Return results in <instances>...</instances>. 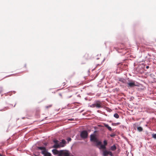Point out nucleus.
Returning a JSON list of instances; mask_svg holds the SVG:
<instances>
[{
    "mask_svg": "<svg viewBox=\"0 0 156 156\" xmlns=\"http://www.w3.org/2000/svg\"><path fill=\"white\" fill-rule=\"evenodd\" d=\"M58 141L57 140H53V142L55 144L52 146V147L55 148H58L60 147H63L64 146V145L62 144H60V143L58 144Z\"/></svg>",
    "mask_w": 156,
    "mask_h": 156,
    "instance_id": "obj_1",
    "label": "nucleus"
},
{
    "mask_svg": "<svg viewBox=\"0 0 156 156\" xmlns=\"http://www.w3.org/2000/svg\"><path fill=\"white\" fill-rule=\"evenodd\" d=\"M145 66L143 64H140L136 68V70L140 73L144 72L145 70ZM145 71H146L145 70Z\"/></svg>",
    "mask_w": 156,
    "mask_h": 156,
    "instance_id": "obj_2",
    "label": "nucleus"
},
{
    "mask_svg": "<svg viewBox=\"0 0 156 156\" xmlns=\"http://www.w3.org/2000/svg\"><path fill=\"white\" fill-rule=\"evenodd\" d=\"M80 136L82 138L86 139L87 137L88 133L86 130H83L81 133Z\"/></svg>",
    "mask_w": 156,
    "mask_h": 156,
    "instance_id": "obj_3",
    "label": "nucleus"
},
{
    "mask_svg": "<svg viewBox=\"0 0 156 156\" xmlns=\"http://www.w3.org/2000/svg\"><path fill=\"white\" fill-rule=\"evenodd\" d=\"M94 105L95 107L98 108H100L102 107V103L101 102L99 101H94Z\"/></svg>",
    "mask_w": 156,
    "mask_h": 156,
    "instance_id": "obj_4",
    "label": "nucleus"
},
{
    "mask_svg": "<svg viewBox=\"0 0 156 156\" xmlns=\"http://www.w3.org/2000/svg\"><path fill=\"white\" fill-rule=\"evenodd\" d=\"M109 155L111 156H113V154L111 151H108L106 150L103 151L102 154L103 156H108Z\"/></svg>",
    "mask_w": 156,
    "mask_h": 156,
    "instance_id": "obj_5",
    "label": "nucleus"
},
{
    "mask_svg": "<svg viewBox=\"0 0 156 156\" xmlns=\"http://www.w3.org/2000/svg\"><path fill=\"white\" fill-rule=\"evenodd\" d=\"M136 86H137V85L135 84V82L134 81L130 82L127 83V87L129 88H132Z\"/></svg>",
    "mask_w": 156,
    "mask_h": 156,
    "instance_id": "obj_6",
    "label": "nucleus"
},
{
    "mask_svg": "<svg viewBox=\"0 0 156 156\" xmlns=\"http://www.w3.org/2000/svg\"><path fill=\"white\" fill-rule=\"evenodd\" d=\"M63 150H60V153L58 156H69V154L67 152H63Z\"/></svg>",
    "mask_w": 156,
    "mask_h": 156,
    "instance_id": "obj_7",
    "label": "nucleus"
},
{
    "mask_svg": "<svg viewBox=\"0 0 156 156\" xmlns=\"http://www.w3.org/2000/svg\"><path fill=\"white\" fill-rule=\"evenodd\" d=\"M104 144L101 145L100 147L99 148L100 149H105L106 148V146L107 144V141L105 140L103 141Z\"/></svg>",
    "mask_w": 156,
    "mask_h": 156,
    "instance_id": "obj_8",
    "label": "nucleus"
},
{
    "mask_svg": "<svg viewBox=\"0 0 156 156\" xmlns=\"http://www.w3.org/2000/svg\"><path fill=\"white\" fill-rule=\"evenodd\" d=\"M98 139L96 137L95 135L93 134H92L90 136V140L91 141L95 142H97V141Z\"/></svg>",
    "mask_w": 156,
    "mask_h": 156,
    "instance_id": "obj_9",
    "label": "nucleus"
},
{
    "mask_svg": "<svg viewBox=\"0 0 156 156\" xmlns=\"http://www.w3.org/2000/svg\"><path fill=\"white\" fill-rule=\"evenodd\" d=\"M41 153L44 155V156H51V154L47 150L45 151H44L41 152Z\"/></svg>",
    "mask_w": 156,
    "mask_h": 156,
    "instance_id": "obj_10",
    "label": "nucleus"
},
{
    "mask_svg": "<svg viewBox=\"0 0 156 156\" xmlns=\"http://www.w3.org/2000/svg\"><path fill=\"white\" fill-rule=\"evenodd\" d=\"M52 152L54 155L58 154V155L60 153V151H58L56 149H54L52 150Z\"/></svg>",
    "mask_w": 156,
    "mask_h": 156,
    "instance_id": "obj_11",
    "label": "nucleus"
},
{
    "mask_svg": "<svg viewBox=\"0 0 156 156\" xmlns=\"http://www.w3.org/2000/svg\"><path fill=\"white\" fill-rule=\"evenodd\" d=\"M37 148L40 150L41 151H45L46 149L45 147H37Z\"/></svg>",
    "mask_w": 156,
    "mask_h": 156,
    "instance_id": "obj_12",
    "label": "nucleus"
},
{
    "mask_svg": "<svg viewBox=\"0 0 156 156\" xmlns=\"http://www.w3.org/2000/svg\"><path fill=\"white\" fill-rule=\"evenodd\" d=\"M104 126L105 127L107 128L108 130L110 131H112V129L111 127L109 126V125L108 124H105Z\"/></svg>",
    "mask_w": 156,
    "mask_h": 156,
    "instance_id": "obj_13",
    "label": "nucleus"
},
{
    "mask_svg": "<svg viewBox=\"0 0 156 156\" xmlns=\"http://www.w3.org/2000/svg\"><path fill=\"white\" fill-rule=\"evenodd\" d=\"M110 149L111 150L114 151L116 149V147L115 145H114L111 147Z\"/></svg>",
    "mask_w": 156,
    "mask_h": 156,
    "instance_id": "obj_14",
    "label": "nucleus"
},
{
    "mask_svg": "<svg viewBox=\"0 0 156 156\" xmlns=\"http://www.w3.org/2000/svg\"><path fill=\"white\" fill-rule=\"evenodd\" d=\"M119 81L123 83H124L126 81L124 79V78H119Z\"/></svg>",
    "mask_w": 156,
    "mask_h": 156,
    "instance_id": "obj_15",
    "label": "nucleus"
},
{
    "mask_svg": "<svg viewBox=\"0 0 156 156\" xmlns=\"http://www.w3.org/2000/svg\"><path fill=\"white\" fill-rule=\"evenodd\" d=\"M96 142V146H98V145H101V142L100 141H98V140H97V142Z\"/></svg>",
    "mask_w": 156,
    "mask_h": 156,
    "instance_id": "obj_16",
    "label": "nucleus"
},
{
    "mask_svg": "<svg viewBox=\"0 0 156 156\" xmlns=\"http://www.w3.org/2000/svg\"><path fill=\"white\" fill-rule=\"evenodd\" d=\"M137 130L138 131L140 132L143 131V129L142 127L138 126L137 127Z\"/></svg>",
    "mask_w": 156,
    "mask_h": 156,
    "instance_id": "obj_17",
    "label": "nucleus"
},
{
    "mask_svg": "<svg viewBox=\"0 0 156 156\" xmlns=\"http://www.w3.org/2000/svg\"><path fill=\"white\" fill-rule=\"evenodd\" d=\"M66 142L65 140L62 139V140L61 142L60 143V144L64 145V144H66Z\"/></svg>",
    "mask_w": 156,
    "mask_h": 156,
    "instance_id": "obj_18",
    "label": "nucleus"
},
{
    "mask_svg": "<svg viewBox=\"0 0 156 156\" xmlns=\"http://www.w3.org/2000/svg\"><path fill=\"white\" fill-rule=\"evenodd\" d=\"M114 117L116 119H118L119 117V116L117 113H115L114 115Z\"/></svg>",
    "mask_w": 156,
    "mask_h": 156,
    "instance_id": "obj_19",
    "label": "nucleus"
},
{
    "mask_svg": "<svg viewBox=\"0 0 156 156\" xmlns=\"http://www.w3.org/2000/svg\"><path fill=\"white\" fill-rule=\"evenodd\" d=\"M120 124V123L119 122H117V123H112V126H117V125H119V124Z\"/></svg>",
    "mask_w": 156,
    "mask_h": 156,
    "instance_id": "obj_20",
    "label": "nucleus"
},
{
    "mask_svg": "<svg viewBox=\"0 0 156 156\" xmlns=\"http://www.w3.org/2000/svg\"><path fill=\"white\" fill-rule=\"evenodd\" d=\"M152 137L155 139H156V133L152 134Z\"/></svg>",
    "mask_w": 156,
    "mask_h": 156,
    "instance_id": "obj_21",
    "label": "nucleus"
},
{
    "mask_svg": "<svg viewBox=\"0 0 156 156\" xmlns=\"http://www.w3.org/2000/svg\"><path fill=\"white\" fill-rule=\"evenodd\" d=\"M114 48L118 52H121V51H119V50L120 49V48H117L115 47Z\"/></svg>",
    "mask_w": 156,
    "mask_h": 156,
    "instance_id": "obj_22",
    "label": "nucleus"
},
{
    "mask_svg": "<svg viewBox=\"0 0 156 156\" xmlns=\"http://www.w3.org/2000/svg\"><path fill=\"white\" fill-rule=\"evenodd\" d=\"M89 106L90 107H91V108H94L95 107V105H94V103L91 105H90Z\"/></svg>",
    "mask_w": 156,
    "mask_h": 156,
    "instance_id": "obj_23",
    "label": "nucleus"
},
{
    "mask_svg": "<svg viewBox=\"0 0 156 156\" xmlns=\"http://www.w3.org/2000/svg\"><path fill=\"white\" fill-rule=\"evenodd\" d=\"M67 140L68 142H69L71 140V139L70 137H69L67 139Z\"/></svg>",
    "mask_w": 156,
    "mask_h": 156,
    "instance_id": "obj_24",
    "label": "nucleus"
},
{
    "mask_svg": "<svg viewBox=\"0 0 156 156\" xmlns=\"http://www.w3.org/2000/svg\"><path fill=\"white\" fill-rule=\"evenodd\" d=\"M52 106V105H49L48 106H45V108H50Z\"/></svg>",
    "mask_w": 156,
    "mask_h": 156,
    "instance_id": "obj_25",
    "label": "nucleus"
},
{
    "mask_svg": "<svg viewBox=\"0 0 156 156\" xmlns=\"http://www.w3.org/2000/svg\"><path fill=\"white\" fill-rule=\"evenodd\" d=\"M115 134L113 133L112 134H111L110 136L111 137H113L114 136H115Z\"/></svg>",
    "mask_w": 156,
    "mask_h": 156,
    "instance_id": "obj_26",
    "label": "nucleus"
},
{
    "mask_svg": "<svg viewBox=\"0 0 156 156\" xmlns=\"http://www.w3.org/2000/svg\"><path fill=\"white\" fill-rule=\"evenodd\" d=\"M1 90H0V94L3 91V88L2 87H0Z\"/></svg>",
    "mask_w": 156,
    "mask_h": 156,
    "instance_id": "obj_27",
    "label": "nucleus"
},
{
    "mask_svg": "<svg viewBox=\"0 0 156 156\" xmlns=\"http://www.w3.org/2000/svg\"><path fill=\"white\" fill-rule=\"evenodd\" d=\"M120 127L124 129L125 126L124 125H121L120 126Z\"/></svg>",
    "mask_w": 156,
    "mask_h": 156,
    "instance_id": "obj_28",
    "label": "nucleus"
},
{
    "mask_svg": "<svg viewBox=\"0 0 156 156\" xmlns=\"http://www.w3.org/2000/svg\"><path fill=\"white\" fill-rule=\"evenodd\" d=\"M72 96V95H70V96H68L67 97V98H70Z\"/></svg>",
    "mask_w": 156,
    "mask_h": 156,
    "instance_id": "obj_29",
    "label": "nucleus"
},
{
    "mask_svg": "<svg viewBox=\"0 0 156 156\" xmlns=\"http://www.w3.org/2000/svg\"><path fill=\"white\" fill-rule=\"evenodd\" d=\"M149 66H146V67H145V68L147 69H148L149 68Z\"/></svg>",
    "mask_w": 156,
    "mask_h": 156,
    "instance_id": "obj_30",
    "label": "nucleus"
},
{
    "mask_svg": "<svg viewBox=\"0 0 156 156\" xmlns=\"http://www.w3.org/2000/svg\"><path fill=\"white\" fill-rule=\"evenodd\" d=\"M59 95L61 97V98H62V94H61V93H59Z\"/></svg>",
    "mask_w": 156,
    "mask_h": 156,
    "instance_id": "obj_31",
    "label": "nucleus"
},
{
    "mask_svg": "<svg viewBox=\"0 0 156 156\" xmlns=\"http://www.w3.org/2000/svg\"><path fill=\"white\" fill-rule=\"evenodd\" d=\"M69 120H70V121H72V120H73V119H69Z\"/></svg>",
    "mask_w": 156,
    "mask_h": 156,
    "instance_id": "obj_32",
    "label": "nucleus"
},
{
    "mask_svg": "<svg viewBox=\"0 0 156 156\" xmlns=\"http://www.w3.org/2000/svg\"><path fill=\"white\" fill-rule=\"evenodd\" d=\"M34 156H39L38 155H36L35 154H34Z\"/></svg>",
    "mask_w": 156,
    "mask_h": 156,
    "instance_id": "obj_33",
    "label": "nucleus"
},
{
    "mask_svg": "<svg viewBox=\"0 0 156 156\" xmlns=\"http://www.w3.org/2000/svg\"><path fill=\"white\" fill-rule=\"evenodd\" d=\"M63 83L64 84L63 86H64L65 85V83Z\"/></svg>",
    "mask_w": 156,
    "mask_h": 156,
    "instance_id": "obj_34",
    "label": "nucleus"
},
{
    "mask_svg": "<svg viewBox=\"0 0 156 156\" xmlns=\"http://www.w3.org/2000/svg\"><path fill=\"white\" fill-rule=\"evenodd\" d=\"M44 145H45V146H46V145H47V144L46 143H45L44 144Z\"/></svg>",
    "mask_w": 156,
    "mask_h": 156,
    "instance_id": "obj_35",
    "label": "nucleus"
},
{
    "mask_svg": "<svg viewBox=\"0 0 156 156\" xmlns=\"http://www.w3.org/2000/svg\"><path fill=\"white\" fill-rule=\"evenodd\" d=\"M122 45L123 46H124V44H122Z\"/></svg>",
    "mask_w": 156,
    "mask_h": 156,
    "instance_id": "obj_36",
    "label": "nucleus"
},
{
    "mask_svg": "<svg viewBox=\"0 0 156 156\" xmlns=\"http://www.w3.org/2000/svg\"><path fill=\"white\" fill-rule=\"evenodd\" d=\"M16 105V104H15L14 105V107H15V105Z\"/></svg>",
    "mask_w": 156,
    "mask_h": 156,
    "instance_id": "obj_37",
    "label": "nucleus"
},
{
    "mask_svg": "<svg viewBox=\"0 0 156 156\" xmlns=\"http://www.w3.org/2000/svg\"><path fill=\"white\" fill-rule=\"evenodd\" d=\"M0 156H2V155L1 154H0Z\"/></svg>",
    "mask_w": 156,
    "mask_h": 156,
    "instance_id": "obj_38",
    "label": "nucleus"
},
{
    "mask_svg": "<svg viewBox=\"0 0 156 156\" xmlns=\"http://www.w3.org/2000/svg\"><path fill=\"white\" fill-rule=\"evenodd\" d=\"M156 41V40H155Z\"/></svg>",
    "mask_w": 156,
    "mask_h": 156,
    "instance_id": "obj_39",
    "label": "nucleus"
}]
</instances>
